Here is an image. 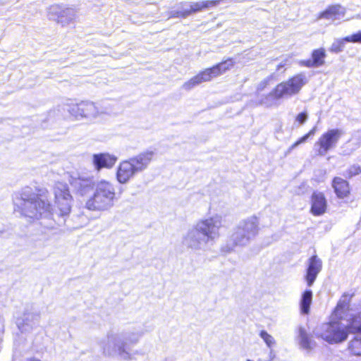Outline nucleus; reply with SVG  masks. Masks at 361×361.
<instances>
[{"label":"nucleus","mask_w":361,"mask_h":361,"mask_svg":"<svg viewBox=\"0 0 361 361\" xmlns=\"http://www.w3.org/2000/svg\"><path fill=\"white\" fill-rule=\"evenodd\" d=\"M54 227L53 225H50L49 228H52Z\"/></svg>","instance_id":"39"},{"label":"nucleus","mask_w":361,"mask_h":361,"mask_svg":"<svg viewBox=\"0 0 361 361\" xmlns=\"http://www.w3.org/2000/svg\"><path fill=\"white\" fill-rule=\"evenodd\" d=\"M67 110L70 115L77 121L85 119L93 122L102 116L108 114L110 109L104 102H93L87 100L68 105Z\"/></svg>","instance_id":"8"},{"label":"nucleus","mask_w":361,"mask_h":361,"mask_svg":"<svg viewBox=\"0 0 361 361\" xmlns=\"http://www.w3.org/2000/svg\"><path fill=\"white\" fill-rule=\"evenodd\" d=\"M343 134L344 132L339 128L330 129L323 133L315 143V147H319L318 154L324 156L335 148Z\"/></svg>","instance_id":"11"},{"label":"nucleus","mask_w":361,"mask_h":361,"mask_svg":"<svg viewBox=\"0 0 361 361\" xmlns=\"http://www.w3.org/2000/svg\"><path fill=\"white\" fill-rule=\"evenodd\" d=\"M271 80V76H269V77L264 78V80H262V81H260V82L257 85V90L262 91L263 90H264V88L267 85H269Z\"/></svg>","instance_id":"31"},{"label":"nucleus","mask_w":361,"mask_h":361,"mask_svg":"<svg viewBox=\"0 0 361 361\" xmlns=\"http://www.w3.org/2000/svg\"><path fill=\"white\" fill-rule=\"evenodd\" d=\"M259 231V219L257 216L252 215L242 219L233 228L224 250L230 252L237 246H245L258 234Z\"/></svg>","instance_id":"5"},{"label":"nucleus","mask_w":361,"mask_h":361,"mask_svg":"<svg viewBox=\"0 0 361 361\" xmlns=\"http://www.w3.org/2000/svg\"><path fill=\"white\" fill-rule=\"evenodd\" d=\"M308 81L309 78L305 73H298L279 84L269 94L261 99L260 104L266 106H271L277 99L290 97L298 94Z\"/></svg>","instance_id":"6"},{"label":"nucleus","mask_w":361,"mask_h":361,"mask_svg":"<svg viewBox=\"0 0 361 361\" xmlns=\"http://www.w3.org/2000/svg\"><path fill=\"white\" fill-rule=\"evenodd\" d=\"M14 204L23 216L31 219L48 218L51 216V204L47 190H39L36 193L31 188L25 187L16 197Z\"/></svg>","instance_id":"2"},{"label":"nucleus","mask_w":361,"mask_h":361,"mask_svg":"<svg viewBox=\"0 0 361 361\" xmlns=\"http://www.w3.org/2000/svg\"><path fill=\"white\" fill-rule=\"evenodd\" d=\"M333 187L337 196L340 198L346 197L349 193L348 183L339 177L334 179Z\"/></svg>","instance_id":"25"},{"label":"nucleus","mask_w":361,"mask_h":361,"mask_svg":"<svg viewBox=\"0 0 361 361\" xmlns=\"http://www.w3.org/2000/svg\"><path fill=\"white\" fill-rule=\"evenodd\" d=\"M185 13L187 12L183 13L181 10L178 11H171L169 14V18H185Z\"/></svg>","instance_id":"33"},{"label":"nucleus","mask_w":361,"mask_h":361,"mask_svg":"<svg viewBox=\"0 0 361 361\" xmlns=\"http://www.w3.org/2000/svg\"><path fill=\"white\" fill-rule=\"evenodd\" d=\"M345 8L340 5L329 6L326 11L319 14V18H324L334 21L344 17Z\"/></svg>","instance_id":"21"},{"label":"nucleus","mask_w":361,"mask_h":361,"mask_svg":"<svg viewBox=\"0 0 361 361\" xmlns=\"http://www.w3.org/2000/svg\"><path fill=\"white\" fill-rule=\"evenodd\" d=\"M306 274L305 279L308 286H312L318 274L322 269V261L317 255H313L307 261Z\"/></svg>","instance_id":"15"},{"label":"nucleus","mask_w":361,"mask_h":361,"mask_svg":"<svg viewBox=\"0 0 361 361\" xmlns=\"http://www.w3.org/2000/svg\"><path fill=\"white\" fill-rule=\"evenodd\" d=\"M235 64V61L233 59L229 58L214 66L212 68H206V71L208 74V76L210 79V80L214 78H216L224 73H226L227 71L230 70L231 68L233 67Z\"/></svg>","instance_id":"20"},{"label":"nucleus","mask_w":361,"mask_h":361,"mask_svg":"<svg viewBox=\"0 0 361 361\" xmlns=\"http://www.w3.org/2000/svg\"><path fill=\"white\" fill-rule=\"evenodd\" d=\"M190 2H182L180 4V10H181L183 13L187 12V13H185V18L192 15V11H190Z\"/></svg>","instance_id":"30"},{"label":"nucleus","mask_w":361,"mask_h":361,"mask_svg":"<svg viewBox=\"0 0 361 361\" xmlns=\"http://www.w3.org/2000/svg\"><path fill=\"white\" fill-rule=\"evenodd\" d=\"M118 200L115 185L106 180H100L94 185L92 195L85 202V208L94 212L110 210Z\"/></svg>","instance_id":"4"},{"label":"nucleus","mask_w":361,"mask_h":361,"mask_svg":"<svg viewBox=\"0 0 361 361\" xmlns=\"http://www.w3.org/2000/svg\"><path fill=\"white\" fill-rule=\"evenodd\" d=\"M326 56V51L324 48L315 49L312 53V59L317 67L322 66L324 64Z\"/></svg>","instance_id":"27"},{"label":"nucleus","mask_w":361,"mask_h":361,"mask_svg":"<svg viewBox=\"0 0 361 361\" xmlns=\"http://www.w3.org/2000/svg\"><path fill=\"white\" fill-rule=\"evenodd\" d=\"M40 319L39 312L26 310L20 316L16 317V324L22 331H26L38 326Z\"/></svg>","instance_id":"14"},{"label":"nucleus","mask_w":361,"mask_h":361,"mask_svg":"<svg viewBox=\"0 0 361 361\" xmlns=\"http://www.w3.org/2000/svg\"><path fill=\"white\" fill-rule=\"evenodd\" d=\"M154 157L152 151H146L119 163L116 173V180L126 184L134 176L147 168Z\"/></svg>","instance_id":"7"},{"label":"nucleus","mask_w":361,"mask_h":361,"mask_svg":"<svg viewBox=\"0 0 361 361\" xmlns=\"http://www.w3.org/2000/svg\"><path fill=\"white\" fill-rule=\"evenodd\" d=\"M117 159V157L109 153L94 154L92 157V162L97 171H100L103 168H112Z\"/></svg>","instance_id":"17"},{"label":"nucleus","mask_w":361,"mask_h":361,"mask_svg":"<svg viewBox=\"0 0 361 361\" xmlns=\"http://www.w3.org/2000/svg\"><path fill=\"white\" fill-rule=\"evenodd\" d=\"M290 64H291V57L290 56H286L276 66V70L277 71H281L282 68H285L286 66H288Z\"/></svg>","instance_id":"29"},{"label":"nucleus","mask_w":361,"mask_h":361,"mask_svg":"<svg viewBox=\"0 0 361 361\" xmlns=\"http://www.w3.org/2000/svg\"><path fill=\"white\" fill-rule=\"evenodd\" d=\"M259 336L269 348H272L276 344V341L274 337L267 331H261Z\"/></svg>","instance_id":"28"},{"label":"nucleus","mask_w":361,"mask_h":361,"mask_svg":"<svg viewBox=\"0 0 361 361\" xmlns=\"http://www.w3.org/2000/svg\"><path fill=\"white\" fill-rule=\"evenodd\" d=\"M56 214L62 217L68 216L72 207L73 197L68 185L56 182L53 188Z\"/></svg>","instance_id":"10"},{"label":"nucleus","mask_w":361,"mask_h":361,"mask_svg":"<svg viewBox=\"0 0 361 361\" xmlns=\"http://www.w3.org/2000/svg\"><path fill=\"white\" fill-rule=\"evenodd\" d=\"M210 81L206 70H203L198 74L190 78L189 80L184 82L182 88L186 91L193 89L195 87L200 85L202 82Z\"/></svg>","instance_id":"22"},{"label":"nucleus","mask_w":361,"mask_h":361,"mask_svg":"<svg viewBox=\"0 0 361 361\" xmlns=\"http://www.w3.org/2000/svg\"><path fill=\"white\" fill-rule=\"evenodd\" d=\"M71 186L75 193L80 196L84 197L94 190V185L91 178H73L70 181Z\"/></svg>","instance_id":"16"},{"label":"nucleus","mask_w":361,"mask_h":361,"mask_svg":"<svg viewBox=\"0 0 361 361\" xmlns=\"http://www.w3.org/2000/svg\"><path fill=\"white\" fill-rule=\"evenodd\" d=\"M142 334L136 330L123 331H110L106 337L99 343L102 353L106 356L118 355L121 360H130L133 358L129 346L136 344Z\"/></svg>","instance_id":"3"},{"label":"nucleus","mask_w":361,"mask_h":361,"mask_svg":"<svg viewBox=\"0 0 361 361\" xmlns=\"http://www.w3.org/2000/svg\"><path fill=\"white\" fill-rule=\"evenodd\" d=\"M48 16L49 19L56 20L62 25H66L74 21L76 13L73 8L54 5L49 8Z\"/></svg>","instance_id":"12"},{"label":"nucleus","mask_w":361,"mask_h":361,"mask_svg":"<svg viewBox=\"0 0 361 361\" xmlns=\"http://www.w3.org/2000/svg\"><path fill=\"white\" fill-rule=\"evenodd\" d=\"M223 222V217L220 214L198 221L184 235L183 245L195 251L205 250L210 241L219 237Z\"/></svg>","instance_id":"1"},{"label":"nucleus","mask_w":361,"mask_h":361,"mask_svg":"<svg viewBox=\"0 0 361 361\" xmlns=\"http://www.w3.org/2000/svg\"><path fill=\"white\" fill-rule=\"evenodd\" d=\"M361 173V168L358 165H353L349 169V175L350 176L358 175Z\"/></svg>","instance_id":"32"},{"label":"nucleus","mask_w":361,"mask_h":361,"mask_svg":"<svg viewBox=\"0 0 361 361\" xmlns=\"http://www.w3.org/2000/svg\"><path fill=\"white\" fill-rule=\"evenodd\" d=\"M316 131H317V127L314 126L308 133L305 135L303 136V137H305L306 140H307L310 137L313 136L315 134Z\"/></svg>","instance_id":"37"},{"label":"nucleus","mask_w":361,"mask_h":361,"mask_svg":"<svg viewBox=\"0 0 361 361\" xmlns=\"http://www.w3.org/2000/svg\"><path fill=\"white\" fill-rule=\"evenodd\" d=\"M300 63L302 66H306V67H308V68L317 67V66L315 65V63H314L312 59H308V60H306V61H300Z\"/></svg>","instance_id":"35"},{"label":"nucleus","mask_w":361,"mask_h":361,"mask_svg":"<svg viewBox=\"0 0 361 361\" xmlns=\"http://www.w3.org/2000/svg\"><path fill=\"white\" fill-rule=\"evenodd\" d=\"M312 300V292L310 290H305L300 300V310L302 314H307L310 312V307Z\"/></svg>","instance_id":"26"},{"label":"nucleus","mask_w":361,"mask_h":361,"mask_svg":"<svg viewBox=\"0 0 361 361\" xmlns=\"http://www.w3.org/2000/svg\"><path fill=\"white\" fill-rule=\"evenodd\" d=\"M220 1L221 0H208L198 2H190V11H192V14H193L204 9L214 8L219 5Z\"/></svg>","instance_id":"24"},{"label":"nucleus","mask_w":361,"mask_h":361,"mask_svg":"<svg viewBox=\"0 0 361 361\" xmlns=\"http://www.w3.org/2000/svg\"><path fill=\"white\" fill-rule=\"evenodd\" d=\"M306 142V138L303 137V136L300 138L298 141H296L295 143H293L289 148V151L293 150L298 146H299L300 144L304 143Z\"/></svg>","instance_id":"36"},{"label":"nucleus","mask_w":361,"mask_h":361,"mask_svg":"<svg viewBox=\"0 0 361 361\" xmlns=\"http://www.w3.org/2000/svg\"><path fill=\"white\" fill-rule=\"evenodd\" d=\"M27 361H41V360L36 359V358H30V359H27Z\"/></svg>","instance_id":"38"},{"label":"nucleus","mask_w":361,"mask_h":361,"mask_svg":"<svg viewBox=\"0 0 361 361\" xmlns=\"http://www.w3.org/2000/svg\"><path fill=\"white\" fill-rule=\"evenodd\" d=\"M351 319L352 318L348 320V324L341 322L323 324L315 329L314 334L329 343L343 342L346 340L350 333Z\"/></svg>","instance_id":"9"},{"label":"nucleus","mask_w":361,"mask_h":361,"mask_svg":"<svg viewBox=\"0 0 361 361\" xmlns=\"http://www.w3.org/2000/svg\"><path fill=\"white\" fill-rule=\"evenodd\" d=\"M345 42L360 43L361 44V31L347 36L342 39H336L331 44L329 51L333 53H340L343 51Z\"/></svg>","instance_id":"19"},{"label":"nucleus","mask_w":361,"mask_h":361,"mask_svg":"<svg viewBox=\"0 0 361 361\" xmlns=\"http://www.w3.org/2000/svg\"><path fill=\"white\" fill-rule=\"evenodd\" d=\"M297 341L300 347L304 350H310L313 348V341L309 336L305 329L302 326L298 328Z\"/></svg>","instance_id":"23"},{"label":"nucleus","mask_w":361,"mask_h":361,"mask_svg":"<svg viewBox=\"0 0 361 361\" xmlns=\"http://www.w3.org/2000/svg\"><path fill=\"white\" fill-rule=\"evenodd\" d=\"M311 212L314 216H319L325 213L326 209V200L323 193L314 192L312 195Z\"/></svg>","instance_id":"18"},{"label":"nucleus","mask_w":361,"mask_h":361,"mask_svg":"<svg viewBox=\"0 0 361 361\" xmlns=\"http://www.w3.org/2000/svg\"><path fill=\"white\" fill-rule=\"evenodd\" d=\"M307 114L306 112H302V113H300L297 116H296V121H298L300 124H303L307 119Z\"/></svg>","instance_id":"34"},{"label":"nucleus","mask_w":361,"mask_h":361,"mask_svg":"<svg viewBox=\"0 0 361 361\" xmlns=\"http://www.w3.org/2000/svg\"><path fill=\"white\" fill-rule=\"evenodd\" d=\"M350 333L357 334L349 343V350L355 355H361V314L354 316L350 322Z\"/></svg>","instance_id":"13"}]
</instances>
